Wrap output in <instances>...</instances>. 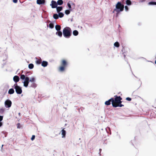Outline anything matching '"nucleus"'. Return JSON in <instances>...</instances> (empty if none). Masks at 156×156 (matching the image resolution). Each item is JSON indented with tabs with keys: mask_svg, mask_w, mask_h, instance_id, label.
<instances>
[{
	"mask_svg": "<svg viewBox=\"0 0 156 156\" xmlns=\"http://www.w3.org/2000/svg\"><path fill=\"white\" fill-rule=\"evenodd\" d=\"M20 78L22 80H23L22 81V83L23 84L24 87H27L29 83V82L31 83L35 82L36 78L34 77H31L30 80L29 78L28 77H26V76L23 74H22L20 75Z\"/></svg>",
	"mask_w": 156,
	"mask_h": 156,
	"instance_id": "f257e3e1",
	"label": "nucleus"
},
{
	"mask_svg": "<svg viewBox=\"0 0 156 156\" xmlns=\"http://www.w3.org/2000/svg\"><path fill=\"white\" fill-rule=\"evenodd\" d=\"M112 99V106L114 107H122L123 106V105L121 104L122 102L121 100L122 99L120 97H117L115 99L111 98Z\"/></svg>",
	"mask_w": 156,
	"mask_h": 156,
	"instance_id": "f03ea898",
	"label": "nucleus"
},
{
	"mask_svg": "<svg viewBox=\"0 0 156 156\" xmlns=\"http://www.w3.org/2000/svg\"><path fill=\"white\" fill-rule=\"evenodd\" d=\"M124 8V6L120 2H118L116 5L115 8L113 12H116V14H118L120 12L122 11Z\"/></svg>",
	"mask_w": 156,
	"mask_h": 156,
	"instance_id": "7ed1b4c3",
	"label": "nucleus"
},
{
	"mask_svg": "<svg viewBox=\"0 0 156 156\" xmlns=\"http://www.w3.org/2000/svg\"><path fill=\"white\" fill-rule=\"evenodd\" d=\"M63 36L65 37L68 38H69L71 35V30L69 27H65L63 30Z\"/></svg>",
	"mask_w": 156,
	"mask_h": 156,
	"instance_id": "20e7f679",
	"label": "nucleus"
},
{
	"mask_svg": "<svg viewBox=\"0 0 156 156\" xmlns=\"http://www.w3.org/2000/svg\"><path fill=\"white\" fill-rule=\"evenodd\" d=\"M14 88L15 89L16 93L18 94H20L22 92V90L20 87L17 85L16 83L14 85Z\"/></svg>",
	"mask_w": 156,
	"mask_h": 156,
	"instance_id": "39448f33",
	"label": "nucleus"
},
{
	"mask_svg": "<svg viewBox=\"0 0 156 156\" xmlns=\"http://www.w3.org/2000/svg\"><path fill=\"white\" fill-rule=\"evenodd\" d=\"M12 104V101L9 99H7L4 102L5 106L6 108H10Z\"/></svg>",
	"mask_w": 156,
	"mask_h": 156,
	"instance_id": "423d86ee",
	"label": "nucleus"
},
{
	"mask_svg": "<svg viewBox=\"0 0 156 156\" xmlns=\"http://www.w3.org/2000/svg\"><path fill=\"white\" fill-rule=\"evenodd\" d=\"M51 7L53 8H56L57 6V2L54 1H52L51 2Z\"/></svg>",
	"mask_w": 156,
	"mask_h": 156,
	"instance_id": "0eeeda50",
	"label": "nucleus"
},
{
	"mask_svg": "<svg viewBox=\"0 0 156 156\" xmlns=\"http://www.w3.org/2000/svg\"><path fill=\"white\" fill-rule=\"evenodd\" d=\"M13 80L15 83H17L20 80L19 77L17 76H15L13 78Z\"/></svg>",
	"mask_w": 156,
	"mask_h": 156,
	"instance_id": "6e6552de",
	"label": "nucleus"
},
{
	"mask_svg": "<svg viewBox=\"0 0 156 156\" xmlns=\"http://www.w3.org/2000/svg\"><path fill=\"white\" fill-rule=\"evenodd\" d=\"M60 133H61V135H62V138H64L65 137L66 132V131L64 129H62L61 130Z\"/></svg>",
	"mask_w": 156,
	"mask_h": 156,
	"instance_id": "1a4fd4ad",
	"label": "nucleus"
},
{
	"mask_svg": "<svg viewBox=\"0 0 156 156\" xmlns=\"http://www.w3.org/2000/svg\"><path fill=\"white\" fill-rule=\"evenodd\" d=\"M37 3L38 4H43L45 3L44 0H37Z\"/></svg>",
	"mask_w": 156,
	"mask_h": 156,
	"instance_id": "9d476101",
	"label": "nucleus"
},
{
	"mask_svg": "<svg viewBox=\"0 0 156 156\" xmlns=\"http://www.w3.org/2000/svg\"><path fill=\"white\" fill-rule=\"evenodd\" d=\"M66 67V66L61 65L59 68V70L60 72H63L65 70Z\"/></svg>",
	"mask_w": 156,
	"mask_h": 156,
	"instance_id": "9b49d317",
	"label": "nucleus"
},
{
	"mask_svg": "<svg viewBox=\"0 0 156 156\" xmlns=\"http://www.w3.org/2000/svg\"><path fill=\"white\" fill-rule=\"evenodd\" d=\"M48 64V63L47 62L45 61H43L41 63V65L43 67L46 66Z\"/></svg>",
	"mask_w": 156,
	"mask_h": 156,
	"instance_id": "f8f14e48",
	"label": "nucleus"
},
{
	"mask_svg": "<svg viewBox=\"0 0 156 156\" xmlns=\"http://www.w3.org/2000/svg\"><path fill=\"white\" fill-rule=\"evenodd\" d=\"M67 65V62L65 60H62V65L66 67Z\"/></svg>",
	"mask_w": 156,
	"mask_h": 156,
	"instance_id": "ddd939ff",
	"label": "nucleus"
},
{
	"mask_svg": "<svg viewBox=\"0 0 156 156\" xmlns=\"http://www.w3.org/2000/svg\"><path fill=\"white\" fill-rule=\"evenodd\" d=\"M56 34L59 37H61L62 36V32L60 31H57L56 33Z\"/></svg>",
	"mask_w": 156,
	"mask_h": 156,
	"instance_id": "4468645a",
	"label": "nucleus"
},
{
	"mask_svg": "<svg viewBox=\"0 0 156 156\" xmlns=\"http://www.w3.org/2000/svg\"><path fill=\"white\" fill-rule=\"evenodd\" d=\"M31 84L30 85V87H32L34 88H35L37 86V85L36 83L35 82L31 83Z\"/></svg>",
	"mask_w": 156,
	"mask_h": 156,
	"instance_id": "2eb2a0df",
	"label": "nucleus"
},
{
	"mask_svg": "<svg viewBox=\"0 0 156 156\" xmlns=\"http://www.w3.org/2000/svg\"><path fill=\"white\" fill-rule=\"evenodd\" d=\"M56 8L57 11L58 12L60 11H61L62 9V6L57 7Z\"/></svg>",
	"mask_w": 156,
	"mask_h": 156,
	"instance_id": "dca6fc26",
	"label": "nucleus"
},
{
	"mask_svg": "<svg viewBox=\"0 0 156 156\" xmlns=\"http://www.w3.org/2000/svg\"><path fill=\"white\" fill-rule=\"evenodd\" d=\"M112 99H110L109 100H108L106 101L105 102V105H108L110 104L111 102L112 101Z\"/></svg>",
	"mask_w": 156,
	"mask_h": 156,
	"instance_id": "f3484780",
	"label": "nucleus"
},
{
	"mask_svg": "<svg viewBox=\"0 0 156 156\" xmlns=\"http://www.w3.org/2000/svg\"><path fill=\"white\" fill-rule=\"evenodd\" d=\"M14 92V90L13 89H10L8 91V93L9 94H12Z\"/></svg>",
	"mask_w": 156,
	"mask_h": 156,
	"instance_id": "a211bd4d",
	"label": "nucleus"
},
{
	"mask_svg": "<svg viewBox=\"0 0 156 156\" xmlns=\"http://www.w3.org/2000/svg\"><path fill=\"white\" fill-rule=\"evenodd\" d=\"M55 29L58 31H59L61 30V27L58 25H56L55 26Z\"/></svg>",
	"mask_w": 156,
	"mask_h": 156,
	"instance_id": "6ab92c4d",
	"label": "nucleus"
},
{
	"mask_svg": "<svg viewBox=\"0 0 156 156\" xmlns=\"http://www.w3.org/2000/svg\"><path fill=\"white\" fill-rule=\"evenodd\" d=\"M57 3V4L59 5H61L63 3V2L62 0H58Z\"/></svg>",
	"mask_w": 156,
	"mask_h": 156,
	"instance_id": "aec40b11",
	"label": "nucleus"
},
{
	"mask_svg": "<svg viewBox=\"0 0 156 156\" xmlns=\"http://www.w3.org/2000/svg\"><path fill=\"white\" fill-rule=\"evenodd\" d=\"M78 32L76 30H74L73 31V34L74 36H77L78 34Z\"/></svg>",
	"mask_w": 156,
	"mask_h": 156,
	"instance_id": "412c9836",
	"label": "nucleus"
},
{
	"mask_svg": "<svg viewBox=\"0 0 156 156\" xmlns=\"http://www.w3.org/2000/svg\"><path fill=\"white\" fill-rule=\"evenodd\" d=\"M126 3L128 5H130L131 4V1L130 0H127L126 1Z\"/></svg>",
	"mask_w": 156,
	"mask_h": 156,
	"instance_id": "4be33fe9",
	"label": "nucleus"
},
{
	"mask_svg": "<svg viewBox=\"0 0 156 156\" xmlns=\"http://www.w3.org/2000/svg\"><path fill=\"white\" fill-rule=\"evenodd\" d=\"M3 118V116H0V127L2 126V124L1 121L2 120Z\"/></svg>",
	"mask_w": 156,
	"mask_h": 156,
	"instance_id": "5701e85b",
	"label": "nucleus"
},
{
	"mask_svg": "<svg viewBox=\"0 0 156 156\" xmlns=\"http://www.w3.org/2000/svg\"><path fill=\"white\" fill-rule=\"evenodd\" d=\"M114 46L116 47H119V44L118 42H116L114 44Z\"/></svg>",
	"mask_w": 156,
	"mask_h": 156,
	"instance_id": "b1692460",
	"label": "nucleus"
},
{
	"mask_svg": "<svg viewBox=\"0 0 156 156\" xmlns=\"http://www.w3.org/2000/svg\"><path fill=\"white\" fill-rule=\"evenodd\" d=\"M53 18L55 19H57L58 18V16L57 14H54L53 16Z\"/></svg>",
	"mask_w": 156,
	"mask_h": 156,
	"instance_id": "393cba45",
	"label": "nucleus"
},
{
	"mask_svg": "<svg viewBox=\"0 0 156 156\" xmlns=\"http://www.w3.org/2000/svg\"><path fill=\"white\" fill-rule=\"evenodd\" d=\"M148 4L149 5H156V2H150L148 3Z\"/></svg>",
	"mask_w": 156,
	"mask_h": 156,
	"instance_id": "a878e982",
	"label": "nucleus"
},
{
	"mask_svg": "<svg viewBox=\"0 0 156 156\" xmlns=\"http://www.w3.org/2000/svg\"><path fill=\"white\" fill-rule=\"evenodd\" d=\"M71 10H66L65 11V13L66 15H68L70 13V11H71Z\"/></svg>",
	"mask_w": 156,
	"mask_h": 156,
	"instance_id": "bb28decb",
	"label": "nucleus"
},
{
	"mask_svg": "<svg viewBox=\"0 0 156 156\" xmlns=\"http://www.w3.org/2000/svg\"><path fill=\"white\" fill-rule=\"evenodd\" d=\"M29 68L30 69H32L34 67V65L32 64H30L28 66Z\"/></svg>",
	"mask_w": 156,
	"mask_h": 156,
	"instance_id": "cd10ccee",
	"label": "nucleus"
},
{
	"mask_svg": "<svg viewBox=\"0 0 156 156\" xmlns=\"http://www.w3.org/2000/svg\"><path fill=\"white\" fill-rule=\"evenodd\" d=\"M67 5L69 10H72L71 6L70 4L69 3V2L67 3Z\"/></svg>",
	"mask_w": 156,
	"mask_h": 156,
	"instance_id": "c85d7f7f",
	"label": "nucleus"
},
{
	"mask_svg": "<svg viewBox=\"0 0 156 156\" xmlns=\"http://www.w3.org/2000/svg\"><path fill=\"white\" fill-rule=\"evenodd\" d=\"M64 14L62 12H60L59 13V16L60 17H62L64 16Z\"/></svg>",
	"mask_w": 156,
	"mask_h": 156,
	"instance_id": "c756f323",
	"label": "nucleus"
},
{
	"mask_svg": "<svg viewBox=\"0 0 156 156\" xmlns=\"http://www.w3.org/2000/svg\"><path fill=\"white\" fill-rule=\"evenodd\" d=\"M49 27L51 28H52L54 27V25L52 23H50L49 24Z\"/></svg>",
	"mask_w": 156,
	"mask_h": 156,
	"instance_id": "7c9ffc66",
	"label": "nucleus"
},
{
	"mask_svg": "<svg viewBox=\"0 0 156 156\" xmlns=\"http://www.w3.org/2000/svg\"><path fill=\"white\" fill-rule=\"evenodd\" d=\"M5 109L3 108H2L0 109V112L1 113H3L5 111Z\"/></svg>",
	"mask_w": 156,
	"mask_h": 156,
	"instance_id": "2f4dec72",
	"label": "nucleus"
},
{
	"mask_svg": "<svg viewBox=\"0 0 156 156\" xmlns=\"http://www.w3.org/2000/svg\"><path fill=\"white\" fill-rule=\"evenodd\" d=\"M41 62V60H37L36 61V63L37 64H40Z\"/></svg>",
	"mask_w": 156,
	"mask_h": 156,
	"instance_id": "473e14b6",
	"label": "nucleus"
},
{
	"mask_svg": "<svg viewBox=\"0 0 156 156\" xmlns=\"http://www.w3.org/2000/svg\"><path fill=\"white\" fill-rule=\"evenodd\" d=\"M35 138V136L34 135H33L31 138V140H33Z\"/></svg>",
	"mask_w": 156,
	"mask_h": 156,
	"instance_id": "72a5a7b5",
	"label": "nucleus"
},
{
	"mask_svg": "<svg viewBox=\"0 0 156 156\" xmlns=\"http://www.w3.org/2000/svg\"><path fill=\"white\" fill-rule=\"evenodd\" d=\"M125 10L126 11H127L128 10V8L127 7V6H125Z\"/></svg>",
	"mask_w": 156,
	"mask_h": 156,
	"instance_id": "f704fd0d",
	"label": "nucleus"
},
{
	"mask_svg": "<svg viewBox=\"0 0 156 156\" xmlns=\"http://www.w3.org/2000/svg\"><path fill=\"white\" fill-rule=\"evenodd\" d=\"M126 99L127 100H128V101H130L131 100V98H129V97H128V98H127Z\"/></svg>",
	"mask_w": 156,
	"mask_h": 156,
	"instance_id": "c9c22d12",
	"label": "nucleus"
},
{
	"mask_svg": "<svg viewBox=\"0 0 156 156\" xmlns=\"http://www.w3.org/2000/svg\"><path fill=\"white\" fill-rule=\"evenodd\" d=\"M13 2L14 3H16L17 2V0H13Z\"/></svg>",
	"mask_w": 156,
	"mask_h": 156,
	"instance_id": "e433bc0d",
	"label": "nucleus"
},
{
	"mask_svg": "<svg viewBox=\"0 0 156 156\" xmlns=\"http://www.w3.org/2000/svg\"><path fill=\"white\" fill-rule=\"evenodd\" d=\"M145 1V0H143L142 1H141V2H143V1Z\"/></svg>",
	"mask_w": 156,
	"mask_h": 156,
	"instance_id": "4c0bfd02",
	"label": "nucleus"
},
{
	"mask_svg": "<svg viewBox=\"0 0 156 156\" xmlns=\"http://www.w3.org/2000/svg\"><path fill=\"white\" fill-rule=\"evenodd\" d=\"M17 128H19V127L18 126H17Z\"/></svg>",
	"mask_w": 156,
	"mask_h": 156,
	"instance_id": "58836bf2",
	"label": "nucleus"
}]
</instances>
